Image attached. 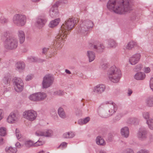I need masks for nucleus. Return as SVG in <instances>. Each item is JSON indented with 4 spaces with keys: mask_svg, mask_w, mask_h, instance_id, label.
<instances>
[{
    "mask_svg": "<svg viewBox=\"0 0 153 153\" xmlns=\"http://www.w3.org/2000/svg\"><path fill=\"white\" fill-rule=\"evenodd\" d=\"M150 86L151 89L153 91V78L150 79Z\"/></svg>",
    "mask_w": 153,
    "mask_h": 153,
    "instance_id": "nucleus-51",
    "label": "nucleus"
},
{
    "mask_svg": "<svg viewBox=\"0 0 153 153\" xmlns=\"http://www.w3.org/2000/svg\"><path fill=\"white\" fill-rule=\"evenodd\" d=\"M5 150L6 153H16L17 151L16 148L12 147H7Z\"/></svg>",
    "mask_w": 153,
    "mask_h": 153,
    "instance_id": "nucleus-31",
    "label": "nucleus"
},
{
    "mask_svg": "<svg viewBox=\"0 0 153 153\" xmlns=\"http://www.w3.org/2000/svg\"><path fill=\"white\" fill-rule=\"evenodd\" d=\"M104 108H107L104 105V102L101 104L99 107L98 109V113L99 115L102 117L107 118L111 116L109 114L108 111H107L104 109Z\"/></svg>",
    "mask_w": 153,
    "mask_h": 153,
    "instance_id": "nucleus-14",
    "label": "nucleus"
},
{
    "mask_svg": "<svg viewBox=\"0 0 153 153\" xmlns=\"http://www.w3.org/2000/svg\"><path fill=\"white\" fill-rule=\"evenodd\" d=\"M33 76L32 75H29L27 76L25 78V80L28 81L31 80L33 78Z\"/></svg>",
    "mask_w": 153,
    "mask_h": 153,
    "instance_id": "nucleus-54",
    "label": "nucleus"
},
{
    "mask_svg": "<svg viewBox=\"0 0 153 153\" xmlns=\"http://www.w3.org/2000/svg\"><path fill=\"white\" fill-rule=\"evenodd\" d=\"M67 143L65 142H62L61 143L60 145L59 146L60 147H62V148H65L67 146Z\"/></svg>",
    "mask_w": 153,
    "mask_h": 153,
    "instance_id": "nucleus-55",
    "label": "nucleus"
},
{
    "mask_svg": "<svg viewBox=\"0 0 153 153\" xmlns=\"http://www.w3.org/2000/svg\"><path fill=\"white\" fill-rule=\"evenodd\" d=\"M107 75L109 79L114 83L118 82L121 76L120 70L114 66L109 68Z\"/></svg>",
    "mask_w": 153,
    "mask_h": 153,
    "instance_id": "nucleus-4",
    "label": "nucleus"
},
{
    "mask_svg": "<svg viewBox=\"0 0 153 153\" xmlns=\"http://www.w3.org/2000/svg\"><path fill=\"white\" fill-rule=\"evenodd\" d=\"M147 129L144 127H141L140 128L137 133V136L141 140H146L147 137Z\"/></svg>",
    "mask_w": 153,
    "mask_h": 153,
    "instance_id": "nucleus-12",
    "label": "nucleus"
},
{
    "mask_svg": "<svg viewBox=\"0 0 153 153\" xmlns=\"http://www.w3.org/2000/svg\"><path fill=\"white\" fill-rule=\"evenodd\" d=\"M13 23L18 26H22L25 25L26 22V18L25 15L20 14H16L13 17Z\"/></svg>",
    "mask_w": 153,
    "mask_h": 153,
    "instance_id": "nucleus-7",
    "label": "nucleus"
},
{
    "mask_svg": "<svg viewBox=\"0 0 153 153\" xmlns=\"http://www.w3.org/2000/svg\"><path fill=\"white\" fill-rule=\"evenodd\" d=\"M19 119V115L15 113H11L6 119L7 122L10 124H14L18 121Z\"/></svg>",
    "mask_w": 153,
    "mask_h": 153,
    "instance_id": "nucleus-13",
    "label": "nucleus"
},
{
    "mask_svg": "<svg viewBox=\"0 0 153 153\" xmlns=\"http://www.w3.org/2000/svg\"><path fill=\"white\" fill-rule=\"evenodd\" d=\"M108 47L109 48H115L117 45L116 41L113 39H110L108 41Z\"/></svg>",
    "mask_w": 153,
    "mask_h": 153,
    "instance_id": "nucleus-32",
    "label": "nucleus"
},
{
    "mask_svg": "<svg viewBox=\"0 0 153 153\" xmlns=\"http://www.w3.org/2000/svg\"><path fill=\"white\" fill-rule=\"evenodd\" d=\"M7 129L6 128L1 127L0 128V135L4 136L7 134Z\"/></svg>",
    "mask_w": 153,
    "mask_h": 153,
    "instance_id": "nucleus-34",
    "label": "nucleus"
},
{
    "mask_svg": "<svg viewBox=\"0 0 153 153\" xmlns=\"http://www.w3.org/2000/svg\"><path fill=\"white\" fill-rule=\"evenodd\" d=\"M47 21V19L44 17L39 16L36 19V25L39 28H42L45 25Z\"/></svg>",
    "mask_w": 153,
    "mask_h": 153,
    "instance_id": "nucleus-18",
    "label": "nucleus"
},
{
    "mask_svg": "<svg viewBox=\"0 0 153 153\" xmlns=\"http://www.w3.org/2000/svg\"><path fill=\"white\" fill-rule=\"evenodd\" d=\"M16 137L19 140L21 138V135L19 132V131L17 129H16Z\"/></svg>",
    "mask_w": 153,
    "mask_h": 153,
    "instance_id": "nucleus-47",
    "label": "nucleus"
},
{
    "mask_svg": "<svg viewBox=\"0 0 153 153\" xmlns=\"http://www.w3.org/2000/svg\"><path fill=\"white\" fill-rule=\"evenodd\" d=\"M18 42L16 38L13 37L7 38L5 41L4 47L7 49L13 50L18 46Z\"/></svg>",
    "mask_w": 153,
    "mask_h": 153,
    "instance_id": "nucleus-6",
    "label": "nucleus"
},
{
    "mask_svg": "<svg viewBox=\"0 0 153 153\" xmlns=\"http://www.w3.org/2000/svg\"><path fill=\"white\" fill-rule=\"evenodd\" d=\"M94 26L93 22L88 19L82 20L78 31L79 33H84L92 28Z\"/></svg>",
    "mask_w": 153,
    "mask_h": 153,
    "instance_id": "nucleus-5",
    "label": "nucleus"
},
{
    "mask_svg": "<svg viewBox=\"0 0 153 153\" xmlns=\"http://www.w3.org/2000/svg\"><path fill=\"white\" fill-rule=\"evenodd\" d=\"M149 139L150 142H152L153 140V135L150 134L149 137Z\"/></svg>",
    "mask_w": 153,
    "mask_h": 153,
    "instance_id": "nucleus-60",
    "label": "nucleus"
},
{
    "mask_svg": "<svg viewBox=\"0 0 153 153\" xmlns=\"http://www.w3.org/2000/svg\"><path fill=\"white\" fill-rule=\"evenodd\" d=\"M24 118L30 121H33L35 120L37 116L36 111L32 110H27L25 111L23 113Z\"/></svg>",
    "mask_w": 153,
    "mask_h": 153,
    "instance_id": "nucleus-9",
    "label": "nucleus"
},
{
    "mask_svg": "<svg viewBox=\"0 0 153 153\" xmlns=\"http://www.w3.org/2000/svg\"><path fill=\"white\" fill-rule=\"evenodd\" d=\"M122 116V114L120 113L118 114L114 117V120L116 121H118L121 118Z\"/></svg>",
    "mask_w": 153,
    "mask_h": 153,
    "instance_id": "nucleus-42",
    "label": "nucleus"
},
{
    "mask_svg": "<svg viewBox=\"0 0 153 153\" xmlns=\"http://www.w3.org/2000/svg\"><path fill=\"white\" fill-rule=\"evenodd\" d=\"M59 4V2H57L51 8L49 11V14L51 17L53 18L58 16V11L57 8Z\"/></svg>",
    "mask_w": 153,
    "mask_h": 153,
    "instance_id": "nucleus-16",
    "label": "nucleus"
},
{
    "mask_svg": "<svg viewBox=\"0 0 153 153\" xmlns=\"http://www.w3.org/2000/svg\"><path fill=\"white\" fill-rule=\"evenodd\" d=\"M151 70L150 68L149 67H145L144 68V71L145 73H149L150 72Z\"/></svg>",
    "mask_w": 153,
    "mask_h": 153,
    "instance_id": "nucleus-53",
    "label": "nucleus"
},
{
    "mask_svg": "<svg viewBox=\"0 0 153 153\" xmlns=\"http://www.w3.org/2000/svg\"><path fill=\"white\" fill-rule=\"evenodd\" d=\"M25 146L28 148H29L32 146H34V142L31 140L26 141L25 142Z\"/></svg>",
    "mask_w": 153,
    "mask_h": 153,
    "instance_id": "nucleus-37",
    "label": "nucleus"
},
{
    "mask_svg": "<svg viewBox=\"0 0 153 153\" xmlns=\"http://www.w3.org/2000/svg\"><path fill=\"white\" fill-rule=\"evenodd\" d=\"M137 153H149V150L144 149H142L138 151Z\"/></svg>",
    "mask_w": 153,
    "mask_h": 153,
    "instance_id": "nucleus-49",
    "label": "nucleus"
},
{
    "mask_svg": "<svg viewBox=\"0 0 153 153\" xmlns=\"http://www.w3.org/2000/svg\"><path fill=\"white\" fill-rule=\"evenodd\" d=\"M122 153H134V152L131 149H127L124 150Z\"/></svg>",
    "mask_w": 153,
    "mask_h": 153,
    "instance_id": "nucleus-46",
    "label": "nucleus"
},
{
    "mask_svg": "<svg viewBox=\"0 0 153 153\" xmlns=\"http://www.w3.org/2000/svg\"><path fill=\"white\" fill-rule=\"evenodd\" d=\"M85 124L87 123L90 120V118L89 117H87L83 119Z\"/></svg>",
    "mask_w": 153,
    "mask_h": 153,
    "instance_id": "nucleus-57",
    "label": "nucleus"
},
{
    "mask_svg": "<svg viewBox=\"0 0 153 153\" xmlns=\"http://www.w3.org/2000/svg\"><path fill=\"white\" fill-rule=\"evenodd\" d=\"M4 113L2 109H0V121L3 118Z\"/></svg>",
    "mask_w": 153,
    "mask_h": 153,
    "instance_id": "nucleus-48",
    "label": "nucleus"
},
{
    "mask_svg": "<svg viewBox=\"0 0 153 153\" xmlns=\"http://www.w3.org/2000/svg\"><path fill=\"white\" fill-rule=\"evenodd\" d=\"M78 124L80 125H85L83 119H80L78 121Z\"/></svg>",
    "mask_w": 153,
    "mask_h": 153,
    "instance_id": "nucleus-52",
    "label": "nucleus"
},
{
    "mask_svg": "<svg viewBox=\"0 0 153 153\" xmlns=\"http://www.w3.org/2000/svg\"><path fill=\"white\" fill-rule=\"evenodd\" d=\"M137 67H138L139 70H140L142 68V65L141 64H139L137 66Z\"/></svg>",
    "mask_w": 153,
    "mask_h": 153,
    "instance_id": "nucleus-63",
    "label": "nucleus"
},
{
    "mask_svg": "<svg viewBox=\"0 0 153 153\" xmlns=\"http://www.w3.org/2000/svg\"><path fill=\"white\" fill-rule=\"evenodd\" d=\"M15 146L17 147H18L19 148H20L22 146L21 144L19 142L16 143L15 144Z\"/></svg>",
    "mask_w": 153,
    "mask_h": 153,
    "instance_id": "nucleus-61",
    "label": "nucleus"
},
{
    "mask_svg": "<svg viewBox=\"0 0 153 153\" xmlns=\"http://www.w3.org/2000/svg\"><path fill=\"white\" fill-rule=\"evenodd\" d=\"M94 48L95 49H97L99 50L100 51H102L104 48V47L103 44H98L97 45H94Z\"/></svg>",
    "mask_w": 153,
    "mask_h": 153,
    "instance_id": "nucleus-38",
    "label": "nucleus"
},
{
    "mask_svg": "<svg viewBox=\"0 0 153 153\" xmlns=\"http://www.w3.org/2000/svg\"><path fill=\"white\" fill-rule=\"evenodd\" d=\"M131 0H109L107 8L114 13L123 14L132 10Z\"/></svg>",
    "mask_w": 153,
    "mask_h": 153,
    "instance_id": "nucleus-1",
    "label": "nucleus"
},
{
    "mask_svg": "<svg viewBox=\"0 0 153 153\" xmlns=\"http://www.w3.org/2000/svg\"><path fill=\"white\" fill-rule=\"evenodd\" d=\"M65 72L67 74H71V71L68 69H66Z\"/></svg>",
    "mask_w": 153,
    "mask_h": 153,
    "instance_id": "nucleus-64",
    "label": "nucleus"
},
{
    "mask_svg": "<svg viewBox=\"0 0 153 153\" xmlns=\"http://www.w3.org/2000/svg\"><path fill=\"white\" fill-rule=\"evenodd\" d=\"M4 142L3 138L0 137V145H2L4 144Z\"/></svg>",
    "mask_w": 153,
    "mask_h": 153,
    "instance_id": "nucleus-62",
    "label": "nucleus"
},
{
    "mask_svg": "<svg viewBox=\"0 0 153 153\" xmlns=\"http://www.w3.org/2000/svg\"><path fill=\"white\" fill-rule=\"evenodd\" d=\"M105 89L106 86L105 85L98 84L94 87L93 92L97 94H100L105 91Z\"/></svg>",
    "mask_w": 153,
    "mask_h": 153,
    "instance_id": "nucleus-15",
    "label": "nucleus"
},
{
    "mask_svg": "<svg viewBox=\"0 0 153 153\" xmlns=\"http://www.w3.org/2000/svg\"><path fill=\"white\" fill-rule=\"evenodd\" d=\"M53 134V131L51 129L45 130V137H49L52 136Z\"/></svg>",
    "mask_w": 153,
    "mask_h": 153,
    "instance_id": "nucleus-35",
    "label": "nucleus"
},
{
    "mask_svg": "<svg viewBox=\"0 0 153 153\" xmlns=\"http://www.w3.org/2000/svg\"><path fill=\"white\" fill-rule=\"evenodd\" d=\"M104 105L107 108V110L111 116L114 114L117 111V105L112 101H105L104 102Z\"/></svg>",
    "mask_w": 153,
    "mask_h": 153,
    "instance_id": "nucleus-8",
    "label": "nucleus"
},
{
    "mask_svg": "<svg viewBox=\"0 0 153 153\" xmlns=\"http://www.w3.org/2000/svg\"><path fill=\"white\" fill-rule=\"evenodd\" d=\"M48 49V48H44L42 49V53L43 54H45L47 52Z\"/></svg>",
    "mask_w": 153,
    "mask_h": 153,
    "instance_id": "nucleus-59",
    "label": "nucleus"
},
{
    "mask_svg": "<svg viewBox=\"0 0 153 153\" xmlns=\"http://www.w3.org/2000/svg\"><path fill=\"white\" fill-rule=\"evenodd\" d=\"M75 135V132L70 131L64 133L63 135V137L65 138H71L74 137Z\"/></svg>",
    "mask_w": 153,
    "mask_h": 153,
    "instance_id": "nucleus-26",
    "label": "nucleus"
},
{
    "mask_svg": "<svg viewBox=\"0 0 153 153\" xmlns=\"http://www.w3.org/2000/svg\"><path fill=\"white\" fill-rule=\"evenodd\" d=\"M120 133L123 137L126 138L128 137L129 135L128 128L127 126L123 127L120 129Z\"/></svg>",
    "mask_w": 153,
    "mask_h": 153,
    "instance_id": "nucleus-20",
    "label": "nucleus"
},
{
    "mask_svg": "<svg viewBox=\"0 0 153 153\" xmlns=\"http://www.w3.org/2000/svg\"><path fill=\"white\" fill-rule=\"evenodd\" d=\"M64 94V93L63 91L59 90L54 91L53 94V95L54 96H61L63 95Z\"/></svg>",
    "mask_w": 153,
    "mask_h": 153,
    "instance_id": "nucleus-40",
    "label": "nucleus"
},
{
    "mask_svg": "<svg viewBox=\"0 0 153 153\" xmlns=\"http://www.w3.org/2000/svg\"><path fill=\"white\" fill-rule=\"evenodd\" d=\"M35 134L37 136L45 137V131L41 130H37Z\"/></svg>",
    "mask_w": 153,
    "mask_h": 153,
    "instance_id": "nucleus-39",
    "label": "nucleus"
},
{
    "mask_svg": "<svg viewBox=\"0 0 153 153\" xmlns=\"http://www.w3.org/2000/svg\"><path fill=\"white\" fill-rule=\"evenodd\" d=\"M54 79L50 74H47L43 77L42 82L43 88H47L50 87L53 84Z\"/></svg>",
    "mask_w": 153,
    "mask_h": 153,
    "instance_id": "nucleus-10",
    "label": "nucleus"
},
{
    "mask_svg": "<svg viewBox=\"0 0 153 153\" xmlns=\"http://www.w3.org/2000/svg\"><path fill=\"white\" fill-rule=\"evenodd\" d=\"M147 123L149 128L151 130H153V119H149L146 120Z\"/></svg>",
    "mask_w": 153,
    "mask_h": 153,
    "instance_id": "nucleus-36",
    "label": "nucleus"
},
{
    "mask_svg": "<svg viewBox=\"0 0 153 153\" xmlns=\"http://www.w3.org/2000/svg\"><path fill=\"white\" fill-rule=\"evenodd\" d=\"M58 112L59 116L61 118L64 119L66 117V114L62 108L59 107L58 109Z\"/></svg>",
    "mask_w": 153,
    "mask_h": 153,
    "instance_id": "nucleus-30",
    "label": "nucleus"
},
{
    "mask_svg": "<svg viewBox=\"0 0 153 153\" xmlns=\"http://www.w3.org/2000/svg\"><path fill=\"white\" fill-rule=\"evenodd\" d=\"M75 24L74 19L69 18L61 26L59 33L56 37V45L58 49H60L63 45L67 35L74 27Z\"/></svg>",
    "mask_w": 153,
    "mask_h": 153,
    "instance_id": "nucleus-3",
    "label": "nucleus"
},
{
    "mask_svg": "<svg viewBox=\"0 0 153 153\" xmlns=\"http://www.w3.org/2000/svg\"><path fill=\"white\" fill-rule=\"evenodd\" d=\"M28 98L31 101H38L37 93L30 94L28 97Z\"/></svg>",
    "mask_w": 153,
    "mask_h": 153,
    "instance_id": "nucleus-33",
    "label": "nucleus"
},
{
    "mask_svg": "<svg viewBox=\"0 0 153 153\" xmlns=\"http://www.w3.org/2000/svg\"><path fill=\"white\" fill-rule=\"evenodd\" d=\"M17 36L20 44H22L25 41V32L22 30H19L17 32Z\"/></svg>",
    "mask_w": 153,
    "mask_h": 153,
    "instance_id": "nucleus-19",
    "label": "nucleus"
},
{
    "mask_svg": "<svg viewBox=\"0 0 153 153\" xmlns=\"http://www.w3.org/2000/svg\"><path fill=\"white\" fill-rule=\"evenodd\" d=\"M141 57V55L139 53L134 54L129 58V62L131 65H135L140 61Z\"/></svg>",
    "mask_w": 153,
    "mask_h": 153,
    "instance_id": "nucleus-17",
    "label": "nucleus"
},
{
    "mask_svg": "<svg viewBox=\"0 0 153 153\" xmlns=\"http://www.w3.org/2000/svg\"><path fill=\"white\" fill-rule=\"evenodd\" d=\"M75 24L74 19L69 18L61 26L59 33L56 37V45L58 49H60L63 45L67 35L74 27Z\"/></svg>",
    "mask_w": 153,
    "mask_h": 153,
    "instance_id": "nucleus-2",
    "label": "nucleus"
},
{
    "mask_svg": "<svg viewBox=\"0 0 153 153\" xmlns=\"http://www.w3.org/2000/svg\"><path fill=\"white\" fill-rule=\"evenodd\" d=\"M96 140L97 144L99 145L104 146L105 145V142L104 139L100 136L97 137Z\"/></svg>",
    "mask_w": 153,
    "mask_h": 153,
    "instance_id": "nucleus-27",
    "label": "nucleus"
},
{
    "mask_svg": "<svg viewBox=\"0 0 153 153\" xmlns=\"http://www.w3.org/2000/svg\"><path fill=\"white\" fill-rule=\"evenodd\" d=\"M59 18H57L51 21L49 24V26L51 28H53L56 26L60 21Z\"/></svg>",
    "mask_w": 153,
    "mask_h": 153,
    "instance_id": "nucleus-28",
    "label": "nucleus"
},
{
    "mask_svg": "<svg viewBox=\"0 0 153 153\" xmlns=\"http://www.w3.org/2000/svg\"><path fill=\"white\" fill-rule=\"evenodd\" d=\"M13 82L15 91L17 92H21L24 88V83L22 80L20 78H15Z\"/></svg>",
    "mask_w": 153,
    "mask_h": 153,
    "instance_id": "nucleus-11",
    "label": "nucleus"
},
{
    "mask_svg": "<svg viewBox=\"0 0 153 153\" xmlns=\"http://www.w3.org/2000/svg\"><path fill=\"white\" fill-rule=\"evenodd\" d=\"M135 119L133 118H130L128 119L127 122L129 124L134 123L135 122Z\"/></svg>",
    "mask_w": 153,
    "mask_h": 153,
    "instance_id": "nucleus-44",
    "label": "nucleus"
},
{
    "mask_svg": "<svg viewBox=\"0 0 153 153\" xmlns=\"http://www.w3.org/2000/svg\"><path fill=\"white\" fill-rule=\"evenodd\" d=\"M28 58L29 61L31 62H36L37 61V59L36 57L31 56L28 57Z\"/></svg>",
    "mask_w": 153,
    "mask_h": 153,
    "instance_id": "nucleus-43",
    "label": "nucleus"
},
{
    "mask_svg": "<svg viewBox=\"0 0 153 153\" xmlns=\"http://www.w3.org/2000/svg\"><path fill=\"white\" fill-rule=\"evenodd\" d=\"M145 103L149 107H153V95L151 96L147 97L145 100Z\"/></svg>",
    "mask_w": 153,
    "mask_h": 153,
    "instance_id": "nucleus-24",
    "label": "nucleus"
},
{
    "mask_svg": "<svg viewBox=\"0 0 153 153\" xmlns=\"http://www.w3.org/2000/svg\"><path fill=\"white\" fill-rule=\"evenodd\" d=\"M38 101H42L45 100L47 97V94L44 92H37Z\"/></svg>",
    "mask_w": 153,
    "mask_h": 153,
    "instance_id": "nucleus-25",
    "label": "nucleus"
},
{
    "mask_svg": "<svg viewBox=\"0 0 153 153\" xmlns=\"http://www.w3.org/2000/svg\"><path fill=\"white\" fill-rule=\"evenodd\" d=\"M0 22L2 24L7 23L8 22L7 19L4 18H1L0 19Z\"/></svg>",
    "mask_w": 153,
    "mask_h": 153,
    "instance_id": "nucleus-50",
    "label": "nucleus"
},
{
    "mask_svg": "<svg viewBox=\"0 0 153 153\" xmlns=\"http://www.w3.org/2000/svg\"><path fill=\"white\" fill-rule=\"evenodd\" d=\"M143 117L144 119L147 120L149 118V114L148 112H144L143 114Z\"/></svg>",
    "mask_w": 153,
    "mask_h": 153,
    "instance_id": "nucleus-45",
    "label": "nucleus"
},
{
    "mask_svg": "<svg viewBox=\"0 0 153 153\" xmlns=\"http://www.w3.org/2000/svg\"><path fill=\"white\" fill-rule=\"evenodd\" d=\"M45 143L44 141L38 140L37 142H34V146H38L43 145Z\"/></svg>",
    "mask_w": 153,
    "mask_h": 153,
    "instance_id": "nucleus-41",
    "label": "nucleus"
},
{
    "mask_svg": "<svg viewBox=\"0 0 153 153\" xmlns=\"http://www.w3.org/2000/svg\"><path fill=\"white\" fill-rule=\"evenodd\" d=\"M15 68L16 70L19 71H22L25 69V64L23 62H18L15 64Z\"/></svg>",
    "mask_w": 153,
    "mask_h": 153,
    "instance_id": "nucleus-21",
    "label": "nucleus"
},
{
    "mask_svg": "<svg viewBox=\"0 0 153 153\" xmlns=\"http://www.w3.org/2000/svg\"><path fill=\"white\" fill-rule=\"evenodd\" d=\"M132 93L133 91L130 88H128L127 92L128 95L129 96H131Z\"/></svg>",
    "mask_w": 153,
    "mask_h": 153,
    "instance_id": "nucleus-58",
    "label": "nucleus"
},
{
    "mask_svg": "<svg viewBox=\"0 0 153 153\" xmlns=\"http://www.w3.org/2000/svg\"><path fill=\"white\" fill-rule=\"evenodd\" d=\"M87 56H88L90 62H92L95 59V54L92 51H88L87 53Z\"/></svg>",
    "mask_w": 153,
    "mask_h": 153,
    "instance_id": "nucleus-29",
    "label": "nucleus"
},
{
    "mask_svg": "<svg viewBox=\"0 0 153 153\" xmlns=\"http://www.w3.org/2000/svg\"><path fill=\"white\" fill-rule=\"evenodd\" d=\"M146 76V75L144 73L139 72L135 74L134 78L137 80H142L145 79Z\"/></svg>",
    "mask_w": 153,
    "mask_h": 153,
    "instance_id": "nucleus-22",
    "label": "nucleus"
},
{
    "mask_svg": "<svg viewBox=\"0 0 153 153\" xmlns=\"http://www.w3.org/2000/svg\"><path fill=\"white\" fill-rule=\"evenodd\" d=\"M137 45L136 43L133 41H130L124 46V49L131 50L134 48Z\"/></svg>",
    "mask_w": 153,
    "mask_h": 153,
    "instance_id": "nucleus-23",
    "label": "nucleus"
},
{
    "mask_svg": "<svg viewBox=\"0 0 153 153\" xmlns=\"http://www.w3.org/2000/svg\"><path fill=\"white\" fill-rule=\"evenodd\" d=\"M10 76L9 74H8V75L7 77H6V76H5L4 77V82L5 83H7L9 79L10 78Z\"/></svg>",
    "mask_w": 153,
    "mask_h": 153,
    "instance_id": "nucleus-56",
    "label": "nucleus"
}]
</instances>
